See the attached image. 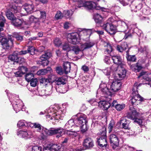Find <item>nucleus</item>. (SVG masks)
Returning a JSON list of instances; mask_svg holds the SVG:
<instances>
[{"label":"nucleus","instance_id":"nucleus-1","mask_svg":"<svg viewBox=\"0 0 151 151\" xmlns=\"http://www.w3.org/2000/svg\"><path fill=\"white\" fill-rule=\"evenodd\" d=\"M65 111V110H61L58 105L51 106L46 110V112L48 114L46 117L48 120L53 118L57 120L62 119Z\"/></svg>","mask_w":151,"mask_h":151},{"label":"nucleus","instance_id":"nucleus-2","mask_svg":"<svg viewBox=\"0 0 151 151\" xmlns=\"http://www.w3.org/2000/svg\"><path fill=\"white\" fill-rule=\"evenodd\" d=\"M34 6L32 3H26L21 7H16L15 9L12 8V10L15 13V15L19 17L30 14L35 11Z\"/></svg>","mask_w":151,"mask_h":151},{"label":"nucleus","instance_id":"nucleus-3","mask_svg":"<svg viewBox=\"0 0 151 151\" xmlns=\"http://www.w3.org/2000/svg\"><path fill=\"white\" fill-rule=\"evenodd\" d=\"M103 85L101 84L99 87L101 88V90L103 93L105 95L104 96L106 98L105 100L101 101H100L99 103V107L102 108L104 110H107L111 106V100H112L111 92L109 91L107 88H103V87L106 86L105 84L104 85V86H102Z\"/></svg>","mask_w":151,"mask_h":151},{"label":"nucleus","instance_id":"nucleus-4","mask_svg":"<svg viewBox=\"0 0 151 151\" xmlns=\"http://www.w3.org/2000/svg\"><path fill=\"white\" fill-rule=\"evenodd\" d=\"M76 116L77 118V119L75 120V122L76 124H78L80 126H78L77 125L76 127L78 128L77 129V131H78L81 129V132L83 133L85 132L87 130L86 124L87 122L86 116L82 113H78Z\"/></svg>","mask_w":151,"mask_h":151},{"label":"nucleus","instance_id":"nucleus-5","mask_svg":"<svg viewBox=\"0 0 151 151\" xmlns=\"http://www.w3.org/2000/svg\"><path fill=\"white\" fill-rule=\"evenodd\" d=\"M141 84H139L138 85L137 83H135L134 85V87L132 89L133 92L132 94V98L130 102L132 105H130V107L132 106L134 107L133 105L136 106L140 103V101H142L143 99L138 94L137 91V88Z\"/></svg>","mask_w":151,"mask_h":151},{"label":"nucleus","instance_id":"nucleus-6","mask_svg":"<svg viewBox=\"0 0 151 151\" xmlns=\"http://www.w3.org/2000/svg\"><path fill=\"white\" fill-rule=\"evenodd\" d=\"M114 133L111 134L109 137L110 142L113 148L115 149L118 147L119 145V137H121L124 134L122 131H115Z\"/></svg>","mask_w":151,"mask_h":151},{"label":"nucleus","instance_id":"nucleus-7","mask_svg":"<svg viewBox=\"0 0 151 151\" xmlns=\"http://www.w3.org/2000/svg\"><path fill=\"white\" fill-rule=\"evenodd\" d=\"M99 134L101 136L99 138H97V142L98 145L101 147H105L107 145V141L106 139V129L105 127H103L100 129Z\"/></svg>","mask_w":151,"mask_h":151},{"label":"nucleus","instance_id":"nucleus-8","mask_svg":"<svg viewBox=\"0 0 151 151\" xmlns=\"http://www.w3.org/2000/svg\"><path fill=\"white\" fill-rule=\"evenodd\" d=\"M129 112L127 116L129 119L133 120L135 119V121L137 122L139 124H142V121L141 119L137 118L139 115V113L136 111L135 108L131 106L130 107Z\"/></svg>","mask_w":151,"mask_h":151},{"label":"nucleus","instance_id":"nucleus-9","mask_svg":"<svg viewBox=\"0 0 151 151\" xmlns=\"http://www.w3.org/2000/svg\"><path fill=\"white\" fill-rule=\"evenodd\" d=\"M101 84H102V86H104V85L105 84L106 86L104 87H103V88H107L109 91L111 92V95L112 94V92H116L118 91L121 88L122 85L121 83L119 81V80H116L114 81H113L111 83V85H110V89H109V86L108 85V86L105 83H101Z\"/></svg>","mask_w":151,"mask_h":151},{"label":"nucleus","instance_id":"nucleus-10","mask_svg":"<svg viewBox=\"0 0 151 151\" xmlns=\"http://www.w3.org/2000/svg\"><path fill=\"white\" fill-rule=\"evenodd\" d=\"M74 1H78L79 2L78 6L79 7H84L88 9H94V6L96 5V3L93 1H84L83 0H73Z\"/></svg>","mask_w":151,"mask_h":151},{"label":"nucleus","instance_id":"nucleus-11","mask_svg":"<svg viewBox=\"0 0 151 151\" xmlns=\"http://www.w3.org/2000/svg\"><path fill=\"white\" fill-rule=\"evenodd\" d=\"M67 38L68 41L73 44H76L80 42V38L77 32L68 34Z\"/></svg>","mask_w":151,"mask_h":151},{"label":"nucleus","instance_id":"nucleus-12","mask_svg":"<svg viewBox=\"0 0 151 151\" xmlns=\"http://www.w3.org/2000/svg\"><path fill=\"white\" fill-rule=\"evenodd\" d=\"M1 42L2 45L3 49L8 50L10 47L13 45V40L11 36H10L8 39L5 38H2L1 39Z\"/></svg>","mask_w":151,"mask_h":151},{"label":"nucleus","instance_id":"nucleus-13","mask_svg":"<svg viewBox=\"0 0 151 151\" xmlns=\"http://www.w3.org/2000/svg\"><path fill=\"white\" fill-rule=\"evenodd\" d=\"M103 28L111 35L115 34L116 32V27L111 23L108 22L104 24L102 26Z\"/></svg>","mask_w":151,"mask_h":151},{"label":"nucleus","instance_id":"nucleus-14","mask_svg":"<svg viewBox=\"0 0 151 151\" xmlns=\"http://www.w3.org/2000/svg\"><path fill=\"white\" fill-rule=\"evenodd\" d=\"M17 135L25 139L31 138L33 137V132L29 130H20L17 134Z\"/></svg>","mask_w":151,"mask_h":151},{"label":"nucleus","instance_id":"nucleus-15","mask_svg":"<svg viewBox=\"0 0 151 151\" xmlns=\"http://www.w3.org/2000/svg\"><path fill=\"white\" fill-rule=\"evenodd\" d=\"M124 66H120L118 69L119 70L116 72L115 74H113V77L115 80H122L125 76L126 71L124 68Z\"/></svg>","mask_w":151,"mask_h":151},{"label":"nucleus","instance_id":"nucleus-16","mask_svg":"<svg viewBox=\"0 0 151 151\" xmlns=\"http://www.w3.org/2000/svg\"><path fill=\"white\" fill-rule=\"evenodd\" d=\"M27 51L22 50L19 52L17 51L15 52L12 55H9V60L14 62H19L18 55H25L27 53Z\"/></svg>","mask_w":151,"mask_h":151},{"label":"nucleus","instance_id":"nucleus-17","mask_svg":"<svg viewBox=\"0 0 151 151\" xmlns=\"http://www.w3.org/2000/svg\"><path fill=\"white\" fill-rule=\"evenodd\" d=\"M65 130L61 127L58 128H52V130L51 131L52 132V135L57 134L56 137L58 138L62 136L63 132L65 133Z\"/></svg>","mask_w":151,"mask_h":151},{"label":"nucleus","instance_id":"nucleus-18","mask_svg":"<svg viewBox=\"0 0 151 151\" xmlns=\"http://www.w3.org/2000/svg\"><path fill=\"white\" fill-rule=\"evenodd\" d=\"M111 58L114 63L120 66H125L124 63L122 62L121 57L120 56L117 55L112 56Z\"/></svg>","mask_w":151,"mask_h":151},{"label":"nucleus","instance_id":"nucleus-19","mask_svg":"<svg viewBox=\"0 0 151 151\" xmlns=\"http://www.w3.org/2000/svg\"><path fill=\"white\" fill-rule=\"evenodd\" d=\"M130 121L127 119L126 117H122L120 121V125L122 128L125 129H129V124Z\"/></svg>","mask_w":151,"mask_h":151},{"label":"nucleus","instance_id":"nucleus-20","mask_svg":"<svg viewBox=\"0 0 151 151\" xmlns=\"http://www.w3.org/2000/svg\"><path fill=\"white\" fill-rule=\"evenodd\" d=\"M40 17L39 18H36L34 16H32L29 18V21L31 22H36L38 21L39 19H45L46 17V13L45 11H40Z\"/></svg>","mask_w":151,"mask_h":151},{"label":"nucleus","instance_id":"nucleus-21","mask_svg":"<svg viewBox=\"0 0 151 151\" xmlns=\"http://www.w3.org/2000/svg\"><path fill=\"white\" fill-rule=\"evenodd\" d=\"M52 130V128L48 130L45 128L42 127V129L40 132L42 134L41 137L42 139H46V136H52V134L51 133L52 132H51Z\"/></svg>","mask_w":151,"mask_h":151},{"label":"nucleus","instance_id":"nucleus-22","mask_svg":"<svg viewBox=\"0 0 151 151\" xmlns=\"http://www.w3.org/2000/svg\"><path fill=\"white\" fill-rule=\"evenodd\" d=\"M15 102H14L13 103L12 106L14 108V110L17 113L21 109L23 110L22 107L24 106V104L22 100H19L18 101L19 105H17Z\"/></svg>","mask_w":151,"mask_h":151},{"label":"nucleus","instance_id":"nucleus-23","mask_svg":"<svg viewBox=\"0 0 151 151\" xmlns=\"http://www.w3.org/2000/svg\"><path fill=\"white\" fill-rule=\"evenodd\" d=\"M83 146L87 149L92 147L94 145L93 141L90 138H87L84 139L83 143Z\"/></svg>","mask_w":151,"mask_h":151},{"label":"nucleus","instance_id":"nucleus-24","mask_svg":"<svg viewBox=\"0 0 151 151\" xmlns=\"http://www.w3.org/2000/svg\"><path fill=\"white\" fill-rule=\"evenodd\" d=\"M141 77L146 80L149 81V84L151 86V76L150 75H148L146 72L142 71L140 73L138 78H139Z\"/></svg>","mask_w":151,"mask_h":151},{"label":"nucleus","instance_id":"nucleus-25","mask_svg":"<svg viewBox=\"0 0 151 151\" xmlns=\"http://www.w3.org/2000/svg\"><path fill=\"white\" fill-rule=\"evenodd\" d=\"M19 71L15 73L16 77L22 76L27 71V68L24 66L19 67Z\"/></svg>","mask_w":151,"mask_h":151},{"label":"nucleus","instance_id":"nucleus-26","mask_svg":"<svg viewBox=\"0 0 151 151\" xmlns=\"http://www.w3.org/2000/svg\"><path fill=\"white\" fill-rule=\"evenodd\" d=\"M27 125L28 127L36 128L37 131L39 132H41L42 127L40 124L36 123H32L30 122H28Z\"/></svg>","mask_w":151,"mask_h":151},{"label":"nucleus","instance_id":"nucleus-27","mask_svg":"<svg viewBox=\"0 0 151 151\" xmlns=\"http://www.w3.org/2000/svg\"><path fill=\"white\" fill-rule=\"evenodd\" d=\"M135 5H134L133 4L131 5V8L132 11H134L137 12V9L139 10L141 9L142 7V4L141 3H139L138 1H135Z\"/></svg>","mask_w":151,"mask_h":151},{"label":"nucleus","instance_id":"nucleus-28","mask_svg":"<svg viewBox=\"0 0 151 151\" xmlns=\"http://www.w3.org/2000/svg\"><path fill=\"white\" fill-rule=\"evenodd\" d=\"M12 24L15 27H18L21 26L23 22V20L22 19H19L15 18L12 21Z\"/></svg>","mask_w":151,"mask_h":151},{"label":"nucleus","instance_id":"nucleus-29","mask_svg":"<svg viewBox=\"0 0 151 151\" xmlns=\"http://www.w3.org/2000/svg\"><path fill=\"white\" fill-rule=\"evenodd\" d=\"M9 100L11 102L12 104H13L14 102H15L17 105H19V104L18 103V101L19 100H21L19 99L18 95H16L15 94H13L11 95V96H9Z\"/></svg>","mask_w":151,"mask_h":151},{"label":"nucleus","instance_id":"nucleus-30","mask_svg":"<svg viewBox=\"0 0 151 151\" xmlns=\"http://www.w3.org/2000/svg\"><path fill=\"white\" fill-rule=\"evenodd\" d=\"M94 43L93 42L88 41L81 45V47L84 49H88L92 47L94 45Z\"/></svg>","mask_w":151,"mask_h":151},{"label":"nucleus","instance_id":"nucleus-31","mask_svg":"<svg viewBox=\"0 0 151 151\" xmlns=\"http://www.w3.org/2000/svg\"><path fill=\"white\" fill-rule=\"evenodd\" d=\"M76 123L73 119H70L69 120L68 122L66 123L64 127V129L67 130L70 129L73 127H74V124Z\"/></svg>","mask_w":151,"mask_h":151},{"label":"nucleus","instance_id":"nucleus-32","mask_svg":"<svg viewBox=\"0 0 151 151\" xmlns=\"http://www.w3.org/2000/svg\"><path fill=\"white\" fill-rule=\"evenodd\" d=\"M127 47V43L126 42H124L122 43L120 45H118L116 47V49L119 52H122L125 50Z\"/></svg>","mask_w":151,"mask_h":151},{"label":"nucleus","instance_id":"nucleus-33","mask_svg":"<svg viewBox=\"0 0 151 151\" xmlns=\"http://www.w3.org/2000/svg\"><path fill=\"white\" fill-rule=\"evenodd\" d=\"M51 70V68L50 67H48L46 69L39 70L37 72V74L38 76L43 75L47 73L48 72L50 71Z\"/></svg>","mask_w":151,"mask_h":151},{"label":"nucleus","instance_id":"nucleus-34","mask_svg":"<svg viewBox=\"0 0 151 151\" xmlns=\"http://www.w3.org/2000/svg\"><path fill=\"white\" fill-rule=\"evenodd\" d=\"M70 63L68 62H66L64 63V69L66 74H67L70 72Z\"/></svg>","mask_w":151,"mask_h":151},{"label":"nucleus","instance_id":"nucleus-35","mask_svg":"<svg viewBox=\"0 0 151 151\" xmlns=\"http://www.w3.org/2000/svg\"><path fill=\"white\" fill-rule=\"evenodd\" d=\"M64 133L72 138H74L77 135V133L75 131H72L68 130H65Z\"/></svg>","mask_w":151,"mask_h":151},{"label":"nucleus","instance_id":"nucleus-36","mask_svg":"<svg viewBox=\"0 0 151 151\" xmlns=\"http://www.w3.org/2000/svg\"><path fill=\"white\" fill-rule=\"evenodd\" d=\"M119 24H121V28L122 32H125L128 27V25L124 21H119Z\"/></svg>","mask_w":151,"mask_h":151},{"label":"nucleus","instance_id":"nucleus-37","mask_svg":"<svg viewBox=\"0 0 151 151\" xmlns=\"http://www.w3.org/2000/svg\"><path fill=\"white\" fill-rule=\"evenodd\" d=\"M94 18L96 22L98 23H100L102 22L103 19V18L98 13L94 14Z\"/></svg>","mask_w":151,"mask_h":151},{"label":"nucleus","instance_id":"nucleus-38","mask_svg":"<svg viewBox=\"0 0 151 151\" xmlns=\"http://www.w3.org/2000/svg\"><path fill=\"white\" fill-rule=\"evenodd\" d=\"M51 56V54L50 52H45V54L42 55L40 57V59L41 61L48 60Z\"/></svg>","mask_w":151,"mask_h":151},{"label":"nucleus","instance_id":"nucleus-39","mask_svg":"<svg viewBox=\"0 0 151 151\" xmlns=\"http://www.w3.org/2000/svg\"><path fill=\"white\" fill-rule=\"evenodd\" d=\"M28 123L24 120H21L18 122L17 123V126L19 128H21L24 126L28 127L27 124Z\"/></svg>","mask_w":151,"mask_h":151},{"label":"nucleus","instance_id":"nucleus-40","mask_svg":"<svg viewBox=\"0 0 151 151\" xmlns=\"http://www.w3.org/2000/svg\"><path fill=\"white\" fill-rule=\"evenodd\" d=\"M29 151H42V148L40 146H35L29 147Z\"/></svg>","mask_w":151,"mask_h":151},{"label":"nucleus","instance_id":"nucleus-41","mask_svg":"<svg viewBox=\"0 0 151 151\" xmlns=\"http://www.w3.org/2000/svg\"><path fill=\"white\" fill-rule=\"evenodd\" d=\"M130 26H131V27L134 28L132 30V33H133L134 32H136L138 35H139V34L140 35H141V33L142 32L141 31V30H139L137 28H135V27L136 26V25L132 24L130 25Z\"/></svg>","mask_w":151,"mask_h":151},{"label":"nucleus","instance_id":"nucleus-42","mask_svg":"<svg viewBox=\"0 0 151 151\" xmlns=\"http://www.w3.org/2000/svg\"><path fill=\"white\" fill-rule=\"evenodd\" d=\"M62 42L61 40L58 38H56L53 40V43L55 46L59 47L62 44Z\"/></svg>","mask_w":151,"mask_h":151},{"label":"nucleus","instance_id":"nucleus-43","mask_svg":"<svg viewBox=\"0 0 151 151\" xmlns=\"http://www.w3.org/2000/svg\"><path fill=\"white\" fill-rule=\"evenodd\" d=\"M6 15L7 18L12 21L15 17L13 14L10 11H7L6 13Z\"/></svg>","mask_w":151,"mask_h":151},{"label":"nucleus","instance_id":"nucleus-44","mask_svg":"<svg viewBox=\"0 0 151 151\" xmlns=\"http://www.w3.org/2000/svg\"><path fill=\"white\" fill-rule=\"evenodd\" d=\"M65 79L63 77L59 78L58 80L55 81V83L58 85H61V84H64L65 83Z\"/></svg>","mask_w":151,"mask_h":151},{"label":"nucleus","instance_id":"nucleus-45","mask_svg":"<svg viewBox=\"0 0 151 151\" xmlns=\"http://www.w3.org/2000/svg\"><path fill=\"white\" fill-rule=\"evenodd\" d=\"M34 78V75L33 73H28L25 76V79L28 82H29Z\"/></svg>","mask_w":151,"mask_h":151},{"label":"nucleus","instance_id":"nucleus-46","mask_svg":"<svg viewBox=\"0 0 151 151\" xmlns=\"http://www.w3.org/2000/svg\"><path fill=\"white\" fill-rule=\"evenodd\" d=\"M117 65L114 64L111 67H109L111 68V72H115L114 74H115L116 73V71L118 70L117 69H118L120 67V66L119 65L117 66Z\"/></svg>","mask_w":151,"mask_h":151},{"label":"nucleus","instance_id":"nucleus-47","mask_svg":"<svg viewBox=\"0 0 151 151\" xmlns=\"http://www.w3.org/2000/svg\"><path fill=\"white\" fill-rule=\"evenodd\" d=\"M60 147L57 145H51V151H60Z\"/></svg>","mask_w":151,"mask_h":151},{"label":"nucleus","instance_id":"nucleus-48","mask_svg":"<svg viewBox=\"0 0 151 151\" xmlns=\"http://www.w3.org/2000/svg\"><path fill=\"white\" fill-rule=\"evenodd\" d=\"M115 125V123L113 121H111L110 122L108 128L109 132H111L113 129Z\"/></svg>","mask_w":151,"mask_h":151},{"label":"nucleus","instance_id":"nucleus-49","mask_svg":"<svg viewBox=\"0 0 151 151\" xmlns=\"http://www.w3.org/2000/svg\"><path fill=\"white\" fill-rule=\"evenodd\" d=\"M126 58L128 60L132 62L135 61L136 60V58L134 55H129L127 54Z\"/></svg>","mask_w":151,"mask_h":151},{"label":"nucleus","instance_id":"nucleus-50","mask_svg":"<svg viewBox=\"0 0 151 151\" xmlns=\"http://www.w3.org/2000/svg\"><path fill=\"white\" fill-rule=\"evenodd\" d=\"M89 102L91 104L92 106L98 105H99V103L100 101L94 99H92L89 101Z\"/></svg>","mask_w":151,"mask_h":151},{"label":"nucleus","instance_id":"nucleus-51","mask_svg":"<svg viewBox=\"0 0 151 151\" xmlns=\"http://www.w3.org/2000/svg\"><path fill=\"white\" fill-rule=\"evenodd\" d=\"M102 70L103 73L106 76L109 75L111 72V68L109 67L103 69Z\"/></svg>","mask_w":151,"mask_h":151},{"label":"nucleus","instance_id":"nucleus-52","mask_svg":"<svg viewBox=\"0 0 151 151\" xmlns=\"http://www.w3.org/2000/svg\"><path fill=\"white\" fill-rule=\"evenodd\" d=\"M105 51H106L108 53H110L113 50V48L111 45L107 43V45L105 46Z\"/></svg>","mask_w":151,"mask_h":151},{"label":"nucleus","instance_id":"nucleus-53","mask_svg":"<svg viewBox=\"0 0 151 151\" xmlns=\"http://www.w3.org/2000/svg\"><path fill=\"white\" fill-rule=\"evenodd\" d=\"M13 36L18 41L21 42L23 40V36L19 35L17 33L15 34Z\"/></svg>","mask_w":151,"mask_h":151},{"label":"nucleus","instance_id":"nucleus-54","mask_svg":"<svg viewBox=\"0 0 151 151\" xmlns=\"http://www.w3.org/2000/svg\"><path fill=\"white\" fill-rule=\"evenodd\" d=\"M36 50H35V48L33 46L29 47L28 48L27 53L29 52L30 53L31 55H33L34 54Z\"/></svg>","mask_w":151,"mask_h":151},{"label":"nucleus","instance_id":"nucleus-55","mask_svg":"<svg viewBox=\"0 0 151 151\" xmlns=\"http://www.w3.org/2000/svg\"><path fill=\"white\" fill-rule=\"evenodd\" d=\"M62 48L64 50L69 51L70 50V47L68 43H65L63 45Z\"/></svg>","mask_w":151,"mask_h":151},{"label":"nucleus","instance_id":"nucleus-56","mask_svg":"<svg viewBox=\"0 0 151 151\" xmlns=\"http://www.w3.org/2000/svg\"><path fill=\"white\" fill-rule=\"evenodd\" d=\"M50 82V80L46 78H42L40 80L41 83L46 86Z\"/></svg>","mask_w":151,"mask_h":151},{"label":"nucleus","instance_id":"nucleus-57","mask_svg":"<svg viewBox=\"0 0 151 151\" xmlns=\"http://www.w3.org/2000/svg\"><path fill=\"white\" fill-rule=\"evenodd\" d=\"M125 107V104H118L116 106L115 108L118 111H120Z\"/></svg>","mask_w":151,"mask_h":151},{"label":"nucleus","instance_id":"nucleus-58","mask_svg":"<svg viewBox=\"0 0 151 151\" xmlns=\"http://www.w3.org/2000/svg\"><path fill=\"white\" fill-rule=\"evenodd\" d=\"M63 17V15L60 11H58L55 16V18L57 19H61Z\"/></svg>","mask_w":151,"mask_h":151},{"label":"nucleus","instance_id":"nucleus-59","mask_svg":"<svg viewBox=\"0 0 151 151\" xmlns=\"http://www.w3.org/2000/svg\"><path fill=\"white\" fill-rule=\"evenodd\" d=\"M30 84L31 86L35 87L37 85L38 81L37 78L32 79L30 81Z\"/></svg>","mask_w":151,"mask_h":151},{"label":"nucleus","instance_id":"nucleus-60","mask_svg":"<svg viewBox=\"0 0 151 151\" xmlns=\"http://www.w3.org/2000/svg\"><path fill=\"white\" fill-rule=\"evenodd\" d=\"M134 67V69H135V71H136L137 70V72L139 71L142 68L141 65L138 63L135 65Z\"/></svg>","mask_w":151,"mask_h":151},{"label":"nucleus","instance_id":"nucleus-61","mask_svg":"<svg viewBox=\"0 0 151 151\" xmlns=\"http://www.w3.org/2000/svg\"><path fill=\"white\" fill-rule=\"evenodd\" d=\"M73 13V11L70 10L67 11L65 12V16L67 18H69L71 17Z\"/></svg>","mask_w":151,"mask_h":151},{"label":"nucleus","instance_id":"nucleus-62","mask_svg":"<svg viewBox=\"0 0 151 151\" xmlns=\"http://www.w3.org/2000/svg\"><path fill=\"white\" fill-rule=\"evenodd\" d=\"M49 79L50 80V81L53 82L56 81V76L53 74H51L49 76Z\"/></svg>","mask_w":151,"mask_h":151},{"label":"nucleus","instance_id":"nucleus-63","mask_svg":"<svg viewBox=\"0 0 151 151\" xmlns=\"http://www.w3.org/2000/svg\"><path fill=\"white\" fill-rule=\"evenodd\" d=\"M148 49H147V47L146 46H145L144 47H141L139 49V51L141 52H145L146 54H147L148 52Z\"/></svg>","mask_w":151,"mask_h":151},{"label":"nucleus","instance_id":"nucleus-64","mask_svg":"<svg viewBox=\"0 0 151 151\" xmlns=\"http://www.w3.org/2000/svg\"><path fill=\"white\" fill-rule=\"evenodd\" d=\"M43 151H51V144H48L46 146H44Z\"/></svg>","mask_w":151,"mask_h":151}]
</instances>
